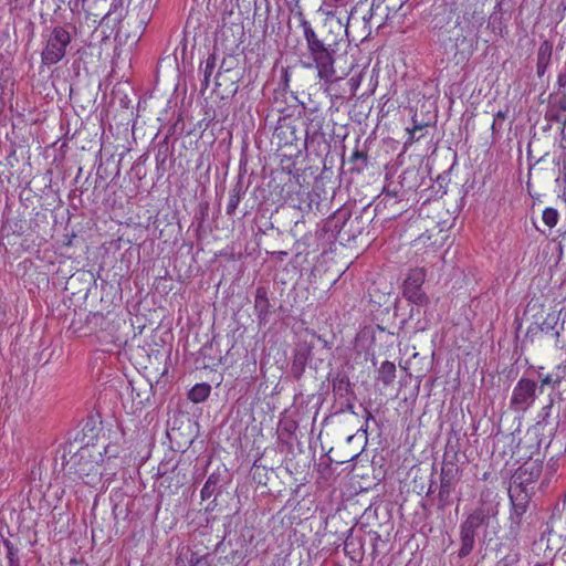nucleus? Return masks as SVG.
<instances>
[{
	"instance_id": "nucleus-1",
	"label": "nucleus",
	"mask_w": 566,
	"mask_h": 566,
	"mask_svg": "<svg viewBox=\"0 0 566 566\" xmlns=\"http://www.w3.org/2000/svg\"><path fill=\"white\" fill-rule=\"evenodd\" d=\"M303 35L306 41L308 62L304 63L307 69L314 67L317 71L319 80L327 84L334 83L342 78L337 75L335 69V56L343 43L346 30L340 20H329L325 23V28L316 32L311 23L305 19H301Z\"/></svg>"
},
{
	"instance_id": "nucleus-2",
	"label": "nucleus",
	"mask_w": 566,
	"mask_h": 566,
	"mask_svg": "<svg viewBox=\"0 0 566 566\" xmlns=\"http://www.w3.org/2000/svg\"><path fill=\"white\" fill-rule=\"evenodd\" d=\"M370 205L357 208L344 205L337 209L323 224V232H331L328 240L350 242L368 228L375 217Z\"/></svg>"
},
{
	"instance_id": "nucleus-3",
	"label": "nucleus",
	"mask_w": 566,
	"mask_h": 566,
	"mask_svg": "<svg viewBox=\"0 0 566 566\" xmlns=\"http://www.w3.org/2000/svg\"><path fill=\"white\" fill-rule=\"evenodd\" d=\"M313 337L321 344L313 340H298L293 349V358L290 367V374L295 380H300L306 369V366L317 370L329 354L331 346L326 339L313 332Z\"/></svg>"
},
{
	"instance_id": "nucleus-4",
	"label": "nucleus",
	"mask_w": 566,
	"mask_h": 566,
	"mask_svg": "<svg viewBox=\"0 0 566 566\" xmlns=\"http://www.w3.org/2000/svg\"><path fill=\"white\" fill-rule=\"evenodd\" d=\"M497 514L492 506L481 505L473 510L460 525L461 546L458 552L460 558L470 555L475 545V535L481 527H488L491 518Z\"/></svg>"
},
{
	"instance_id": "nucleus-5",
	"label": "nucleus",
	"mask_w": 566,
	"mask_h": 566,
	"mask_svg": "<svg viewBox=\"0 0 566 566\" xmlns=\"http://www.w3.org/2000/svg\"><path fill=\"white\" fill-rule=\"evenodd\" d=\"M63 469L87 485H94L99 479V465L93 453V447L84 446L70 458L63 455Z\"/></svg>"
},
{
	"instance_id": "nucleus-6",
	"label": "nucleus",
	"mask_w": 566,
	"mask_h": 566,
	"mask_svg": "<svg viewBox=\"0 0 566 566\" xmlns=\"http://www.w3.org/2000/svg\"><path fill=\"white\" fill-rule=\"evenodd\" d=\"M71 34L61 25L52 29L46 39V44L41 53L43 65L51 66L59 63L66 54V48L71 43Z\"/></svg>"
},
{
	"instance_id": "nucleus-7",
	"label": "nucleus",
	"mask_w": 566,
	"mask_h": 566,
	"mask_svg": "<svg viewBox=\"0 0 566 566\" xmlns=\"http://www.w3.org/2000/svg\"><path fill=\"white\" fill-rule=\"evenodd\" d=\"M543 471V462L539 460H527L524 462L512 475L509 488V493L515 494L516 492L528 493L533 492L531 486L541 475Z\"/></svg>"
},
{
	"instance_id": "nucleus-8",
	"label": "nucleus",
	"mask_w": 566,
	"mask_h": 566,
	"mask_svg": "<svg viewBox=\"0 0 566 566\" xmlns=\"http://www.w3.org/2000/svg\"><path fill=\"white\" fill-rule=\"evenodd\" d=\"M426 274L421 269H413L409 272L403 282L402 294L403 296L416 306H426L429 303V297L421 290L424 283Z\"/></svg>"
},
{
	"instance_id": "nucleus-9",
	"label": "nucleus",
	"mask_w": 566,
	"mask_h": 566,
	"mask_svg": "<svg viewBox=\"0 0 566 566\" xmlns=\"http://www.w3.org/2000/svg\"><path fill=\"white\" fill-rule=\"evenodd\" d=\"M536 381L528 378H521L515 385L510 407L514 411H525L527 410L536 399Z\"/></svg>"
},
{
	"instance_id": "nucleus-10",
	"label": "nucleus",
	"mask_w": 566,
	"mask_h": 566,
	"mask_svg": "<svg viewBox=\"0 0 566 566\" xmlns=\"http://www.w3.org/2000/svg\"><path fill=\"white\" fill-rule=\"evenodd\" d=\"M461 474L449 470L440 473L438 492V510L443 512L452 503V493L460 481Z\"/></svg>"
},
{
	"instance_id": "nucleus-11",
	"label": "nucleus",
	"mask_w": 566,
	"mask_h": 566,
	"mask_svg": "<svg viewBox=\"0 0 566 566\" xmlns=\"http://www.w3.org/2000/svg\"><path fill=\"white\" fill-rule=\"evenodd\" d=\"M509 496L512 503V510L510 514V533L516 536L520 530L522 516L526 512L531 494L516 492L515 494L509 493Z\"/></svg>"
},
{
	"instance_id": "nucleus-12",
	"label": "nucleus",
	"mask_w": 566,
	"mask_h": 566,
	"mask_svg": "<svg viewBox=\"0 0 566 566\" xmlns=\"http://www.w3.org/2000/svg\"><path fill=\"white\" fill-rule=\"evenodd\" d=\"M328 232H323V228L317 230L314 234L308 232L301 235L296 239L294 243L295 250V261H297L302 255H308L310 253L318 252L319 250V241L324 239V237Z\"/></svg>"
},
{
	"instance_id": "nucleus-13",
	"label": "nucleus",
	"mask_w": 566,
	"mask_h": 566,
	"mask_svg": "<svg viewBox=\"0 0 566 566\" xmlns=\"http://www.w3.org/2000/svg\"><path fill=\"white\" fill-rule=\"evenodd\" d=\"M488 29L496 36L504 38L507 34V25L503 18V2L499 1L489 17Z\"/></svg>"
},
{
	"instance_id": "nucleus-14",
	"label": "nucleus",
	"mask_w": 566,
	"mask_h": 566,
	"mask_svg": "<svg viewBox=\"0 0 566 566\" xmlns=\"http://www.w3.org/2000/svg\"><path fill=\"white\" fill-rule=\"evenodd\" d=\"M332 388L335 396L339 399L352 397L356 399L355 391L353 389V384L349 380V377L345 373H337L332 378Z\"/></svg>"
},
{
	"instance_id": "nucleus-15",
	"label": "nucleus",
	"mask_w": 566,
	"mask_h": 566,
	"mask_svg": "<svg viewBox=\"0 0 566 566\" xmlns=\"http://www.w3.org/2000/svg\"><path fill=\"white\" fill-rule=\"evenodd\" d=\"M403 195L405 193L401 190L400 184L392 181L387 182L382 188L381 198L377 207H379L381 203L385 207H394L402 200Z\"/></svg>"
},
{
	"instance_id": "nucleus-16",
	"label": "nucleus",
	"mask_w": 566,
	"mask_h": 566,
	"mask_svg": "<svg viewBox=\"0 0 566 566\" xmlns=\"http://www.w3.org/2000/svg\"><path fill=\"white\" fill-rule=\"evenodd\" d=\"M254 308L258 314L259 323L265 324L268 322V316L271 313V304L268 298V291L264 286L256 287Z\"/></svg>"
},
{
	"instance_id": "nucleus-17",
	"label": "nucleus",
	"mask_w": 566,
	"mask_h": 566,
	"mask_svg": "<svg viewBox=\"0 0 566 566\" xmlns=\"http://www.w3.org/2000/svg\"><path fill=\"white\" fill-rule=\"evenodd\" d=\"M368 164L369 158L366 145L361 149L357 146L347 160L350 174L357 175L361 174L368 167Z\"/></svg>"
},
{
	"instance_id": "nucleus-18",
	"label": "nucleus",
	"mask_w": 566,
	"mask_h": 566,
	"mask_svg": "<svg viewBox=\"0 0 566 566\" xmlns=\"http://www.w3.org/2000/svg\"><path fill=\"white\" fill-rule=\"evenodd\" d=\"M245 192L247 187L243 184V175L239 174L238 180L229 193V202L226 211L228 216H234L238 205Z\"/></svg>"
},
{
	"instance_id": "nucleus-19",
	"label": "nucleus",
	"mask_w": 566,
	"mask_h": 566,
	"mask_svg": "<svg viewBox=\"0 0 566 566\" xmlns=\"http://www.w3.org/2000/svg\"><path fill=\"white\" fill-rule=\"evenodd\" d=\"M129 385L132 386L133 401L139 407L145 406L149 401L153 391L151 385L146 380L136 382V386L130 381Z\"/></svg>"
},
{
	"instance_id": "nucleus-20",
	"label": "nucleus",
	"mask_w": 566,
	"mask_h": 566,
	"mask_svg": "<svg viewBox=\"0 0 566 566\" xmlns=\"http://www.w3.org/2000/svg\"><path fill=\"white\" fill-rule=\"evenodd\" d=\"M553 53V43L548 40H545L541 43L537 51V63H536V72L541 77L545 74L547 66L551 63Z\"/></svg>"
},
{
	"instance_id": "nucleus-21",
	"label": "nucleus",
	"mask_w": 566,
	"mask_h": 566,
	"mask_svg": "<svg viewBox=\"0 0 566 566\" xmlns=\"http://www.w3.org/2000/svg\"><path fill=\"white\" fill-rule=\"evenodd\" d=\"M558 322V316L555 313H548L547 316L544 318V321L541 324H534L528 327L527 329V336L530 334H535L537 332H542L545 334L553 333L554 336H559V331L556 329Z\"/></svg>"
},
{
	"instance_id": "nucleus-22",
	"label": "nucleus",
	"mask_w": 566,
	"mask_h": 566,
	"mask_svg": "<svg viewBox=\"0 0 566 566\" xmlns=\"http://www.w3.org/2000/svg\"><path fill=\"white\" fill-rule=\"evenodd\" d=\"M222 476L223 475L220 471L212 472L208 476V479L200 492L201 500L205 501V500L210 499L213 494H219L218 489H219L220 483L223 480Z\"/></svg>"
},
{
	"instance_id": "nucleus-23",
	"label": "nucleus",
	"mask_w": 566,
	"mask_h": 566,
	"mask_svg": "<svg viewBox=\"0 0 566 566\" xmlns=\"http://www.w3.org/2000/svg\"><path fill=\"white\" fill-rule=\"evenodd\" d=\"M457 463H458V449L455 446H452L449 441L446 447V452L443 454L441 472L452 470V471H455V473L461 474L460 469Z\"/></svg>"
},
{
	"instance_id": "nucleus-24",
	"label": "nucleus",
	"mask_w": 566,
	"mask_h": 566,
	"mask_svg": "<svg viewBox=\"0 0 566 566\" xmlns=\"http://www.w3.org/2000/svg\"><path fill=\"white\" fill-rule=\"evenodd\" d=\"M321 196L315 191L305 192L300 201V210L303 212L321 211Z\"/></svg>"
},
{
	"instance_id": "nucleus-25",
	"label": "nucleus",
	"mask_w": 566,
	"mask_h": 566,
	"mask_svg": "<svg viewBox=\"0 0 566 566\" xmlns=\"http://www.w3.org/2000/svg\"><path fill=\"white\" fill-rule=\"evenodd\" d=\"M396 378V366L394 363L386 360L384 361L377 375V380L381 381L384 386H389Z\"/></svg>"
},
{
	"instance_id": "nucleus-26",
	"label": "nucleus",
	"mask_w": 566,
	"mask_h": 566,
	"mask_svg": "<svg viewBox=\"0 0 566 566\" xmlns=\"http://www.w3.org/2000/svg\"><path fill=\"white\" fill-rule=\"evenodd\" d=\"M211 392V386L207 382H202V384H197L195 385L189 394H188V398L195 402V403H199V402H202L205 401Z\"/></svg>"
},
{
	"instance_id": "nucleus-27",
	"label": "nucleus",
	"mask_w": 566,
	"mask_h": 566,
	"mask_svg": "<svg viewBox=\"0 0 566 566\" xmlns=\"http://www.w3.org/2000/svg\"><path fill=\"white\" fill-rule=\"evenodd\" d=\"M168 156H169V146L167 143V138H165L163 142L158 143L157 153L155 156L158 169H160V168L164 169V166L168 159Z\"/></svg>"
},
{
	"instance_id": "nucleus-28",
	"label": "nucleus",
	"mask_w": 566,
	"mask_h": 566,
	"mask_svg": "<svg viewBox=\"0 0 566 566\" xmlns=\"http://www.w3.org/2000/svg\"><path fill=\"white\" fill-rule=\"evenodd\" d=\"M507 112L505 111H499L494 115V119L491 126L493 138L496 139L500 136L502 124L506 119Z\"/></svg>"
},
{
	"instance_id": "nucleus-29",
	"label": "nucleus",
	"mask_w": 566,
	"mask_h": 566,
	"mask_svg": "<svg viewBox=\"0 0 566 566\" xmlns=\"http://www.w3.org/2000/svg\"><path fill=\"white\" fill-rule=\"evenodd\" d=\"M186 557L188 559V566H209L207 556H200L198 553L188 551Z\"/></svg>"
},
{
	"instance_id": "nucleus-30",
	"label": "nucleus",
	"mask_w": 566,
	"mask_h": 566,
	"mask_svg": "<svg viewBox=\"0 0 566 566\" xmlns=\"http://www.w3.org/2000/svg\"><path fill=\"white\" fill-rule=\"evenodd\" d=\"M544 223L549 227V228H553L556 226L557 223V220H558V212L556 209L554 208H546L544 211H543V217H542Z\"/></svg>"
},
{
	"instance_id": "nucleus-31",
	"label": "nucleus",
	"mask_w": 566,
	"mask_h": 566,
	"mask_svg": "<svg viewBox=\"0 0 566 566\" xmlns=\"http://www.w3.org/2000/svg\"><path fill=\"white\" fill-rule=\"evenodd\" d=\"M538 378L541 379V382H542L541 388L545 385L556 387L562 381V376L553 375V374L543 375L542 371H538Z\"/></svg>"
},
{
	"instance_id": "nucleus-32",
	"label": "nucleus",
	"mask_w": 566,
	"mask_h": 566,
	"mask_svg": "<svg viewBox=\"0 0 566 566\" xmlns=\"http://www.w3.org/2000/svg\"><path fill=\"white\" fill-rule=\"evenodd\" d=\"M295 127L294 126H280L275 129V133H276V136L277 137H281V135L284 136V144L287 145V144H293L294 140H297V138H292L290 139L287 134L289 135H294L295 134Z\"/></svg>"
},
{
	"instance_id": "nucleus-33",
	"label": "nucleus",
	"mask_w": 566,
	"mask_h": 566,
	"mask_svg": "<svg viewBox=\"0 0 566 566\" xmlns=\"http://www.w3.org/2000/svg\"><path fill=\"white\" fill-rule=\"evenodd\" d=\"M177 468V462H172V459L167 461H161L157 469V476L164 478L166 476L170 471H175Z\"/></svg>"
},
{
	"instance_id": "nucleus-34",
	"label": "nucleus",
	"mask_w": 566,
	"mask_h": 566,
	"mask_svg": "<svg viewBox=\"0 0 566 566\" xmlns=\"http://www.w3.org/2000/svg\"><path fill=\"white\" fill-rule=\"evenodd\" d=\"M520 560V553L518 552H510L507 555L502 557L495 566H513Z\"/></svg>"
},
{
	"instance_id": "nucleus-35",
	"label": "nucleus",
	"mask_w": 566,
	"mask_h": 566,
	"mask_svg": "<svg viewBox=\"0 0 566 566\" xmlns=\"http://www.w3.org/2000/svg\"><path fill=\"white\" fill-rule=\"evenodd\" d=\"M290 233L294 238H297V237L303 235L304 233H307L306 229H305V219L302 218L300 220H296L294 222V226L291 228Z\"/></svg>"
},
{
	"instance_id": "nucleus-36",
	"label": "nucleus",
	"mask_w": 566,
	"mask_h": 566,
	"mask_svg": "<svg viewBox=\"0 0 566 566\" xmlns=\"http://www.w3.org/2000/svg\"><path fill=\"white\" fill-rule=\"evenodd\" d=\"M104 315L102 313H90L86 317V323L94 327L103 328Z\"/></svg>"
},
{
	"instance_id": "nucleus-37",
	"label": "nucleus",
	"mask_w": 566,
	"mask_h": 566,
	"mask_svg": "<svg viewBox=\"0 0 566 566\" xmlns=\"http://www.w3.org/2000/svg\"><path fill=\"white\" fill-rule=\"evenodd\" d=\"M8 559V566H20L19 548H13L6 553Z\"/></svg>"
},
{
	"instance_id": "nucleus-38",
	"label": "nucleus",
	"mask_w": 566,
	"mask_h": 566,
	"mask_svg": "<svg viewBox=\"0 0 566 566\" xmlns=\"http://www.w3.org/2000/svg\"><path fill=\"white\" fill-rule=\"evenodd\" d=\"M216 66V56L213 54H210L208 59L206 60V65L203 69V75H210L212 74Z\"/></svg>"
},
{
	"instance_id": "nucleus-39",
	"label": "nucleus",
	"mask_w": 566,
	"mask_h": 566,
	"mask_svg": "<svg viewBox=\"0 0 566 566\" xmlns=\"http://www.w3.org/2000/svg\"><path fill=\"white\" fill-rule=\"evenodd\" d=\"M232 62H233V57L232 56L224 57L222 60L221 65H220V70L218 72V74H217V78L219 77L221 71L229 72L232 69Z\"/></svg>"
},
{
	"instance_id": "nucleus-40",
	"label": "nucleus",
	"mask_w": 566,
	"mask_h": 566,
	"mask_svg": "<svg viewBox=\"0 0 566 566\" xmlns=\"http://www.w3.org/2000/svg\"><path fill=\"white\" fill-rule=\"evenodd\" d=\"M345 399H346V402H345L344 407H342L340 411H349L353 415H357L355 411V406L353 403L354 399L352 397H347Z\"/></svg>"
},
{
	"instance_id": "nucleus-41",
	"label": "nucleus",
	"mask_w": 566,
	"mask_h": 566,
	"mask_svg": "<svg viewBox=\"0 0 566 566\" xmlns=\"http://www.w3.org/2000/svg\"><path fill=\"white\" fill-rule=\"evenodd\" d=\"M557 84L560 91H564L566 87V71L560 72L557 76Z\"/></svg>"
},
{
	"instance_id": "nucleus-42",
	"label": "nucleus",
	"mask_w": 566,
	"mask_h": 566,
	"mask_svg": "<svg viewBox=\"0 0 566 566\" xmlns=\"http://www.w3.org/2000/svg\"><path fill=\"white\" fill-rule=\"evenodd\" d=\"M559 94H562V96L558 99V107L560 111L566 112V90L560 91Z\"/></svg>"
},
{
	"instance_id": "nucleus-43",
	"label": "nucleus",
	"mask_w": 566,
	"mask_h": 566,
	"mask_svg": "<svg viewBox=\"0 0 566 566\" xmlns=\"http://www.w3.org/2000/svg\"><path fill=\"white\" fill-rule=\"evenodd\" d=\"M62 3H66L72 11L78 8L80 0H60Z\"/></svg>"
},
{
	"instance_id": "nucleus-44",
	"label": "nucleus",
	"mask_w": 566,
	"mask_h": 566,
	"mask_svg": "<svg viewBox=\"0 0 566 566\" xmlns=\"http://www.w3.org/2000/svg\"><path fill=\"white\" fill-rule=\"evenodd\" d=\"M551 408H552V402H551L549 405L545 406V407L542 409V411H541L539 416L542 417V419H543V420H545V419L549 416V410H551Z\"/></svg>"
},
{
	"instance_id": "nucleus-45",
	"label": "nucleus",
	"mask_w": 566,
	"mask_h": 566,
	"mask_svg": "<svg viewBox=\"0 0 566 566\" xmlns=\"http://www.w3.org/2000/svg\"><path fill=\"white\" fill-rule=\"evenodd\" d=\"M296 428L295 423H290L289 426L285 424L281 428L282 432H286L287 434H291L293 430Z\"/></svg>"
},
{
	"instance_id": "nucleus-46",
	"label": "nucleus",
	"mask_w": 566,
	"mask_h": 566,
	"mask_svg": "<svg viewBox=\"0 0 566 566\" xmlns=\"http://www.w3.org/2000/svg\"><path fill=\"white\" fill-rule=\"evenodd\" d=\"M365 419H366V424L368 423L369 420L374 419L371 412L368 409H365ZM361 430L364 432H367V426L365 428L361 427Z\"/></svg>"
},
{
	"instance_id": "nucleus-47",
	"label": "nucleus",
	"mask_w": 566,
	"mask_h": 566,
	"mask_svg": "<svg viewBox=\"0 0 566 566\" xmlns=\"http://www.w3.org/2000/svg\"><path fill=\"white\" fill-rule=\"evenodd\" d=\"M3 544H4V547H6L7 552L12 551L13 548H17V546L12 542H10L9 539H6L3 542Z\"/></svg>"
},
{
	"instance_id": "nucleus-48",
	"label": "nucleus",
	"mask_w": 566,
	"mask_h": 566,
	"mask_svg": "<svg viewBox=\"0 0 566 566\" xmlns=\"http://www.w3.org/2000/svg\"><path fill=\"white\" fill-rule=\"evenodd\" d=\"M209 80H210V75H203V80H202V83H201L202 91L208 88Z\"/></svg>"
},
{
	"instance_id": "nucleus-49",
	"label": "nucleus",
	"mask_w": 566,
	"mask_h": 566,
	"mask_svg": "<svg viewBox=\"0 0 566 566\" xmlns=\"http://www.w3.org/2000/svg\"><path fill=\"white\" fill-rule=\"evenodd\" d=\"M422 127H423L422 125L415 124V126H413L412 130L410 132V135H411V138H412V139L415 138V133H416L417 130L422 129ZM416 139H419V137H416Z\"/></svg>"
},
{
	"instance_id": "nucleus-50",
	"label": "nucleus",
	"mask_w": 566,
	"mask_h": 566,
	"mask_svg": "<svg viewBox=\"0 0 566 566\" xmlns=\"http://www.w3.org/2000/svg\"><path fill=\"white\" fill-rule=\"evenodd\" d=\"M420 306H417V308L412 307L410 310L409 319L413 318L415 315H420Z\"/></svg>"
},
{
	"instance_id": "nucleus-51",
	"label": "nucleus",
	"mask_w": 566,
	"mask_h": 566,
	"mask_svg": "<svg viewBox=\"0 0 566 566\" xmlns=\"http://www.w3.org/2000/svg\"><path fill=\"white\" fill-rule=\"evenodd\" d=\"M275 254L277 255L279 260H284V258L287 256V252L286 251H279Z\"/></svg>"
},
{
	"instance_id": "nucleus-52",
	"label": "nucleus",
	"mask_w": 566,
	"mask_h": 566,
	"mask_svg": "<svg viewBox=\"0 0 566 566\" xmlns=\"http://www.w3.org/2000/svg\"><path fill=\"white\" fill-rule=\"evenodd\" d=\"M553 119H555V120H556V122H558V123H563V124H565V123H566V120H565V119H563L558 114L553 115Z\"/></svg>"
},
{
	"instance_id": "nucleus-53",
	"label": "nucleus",
	"mask_w": 566,
	"mask_h": 566,
	"mask_svg": "<svg viewBox=\"0 0 566 566\" xmlns=\"http://www.w3.org/2000/svg\"><path fill=\"white\" fill-rule=\"evenodd\" d=\"M434 484H436V482L433 480H431L430 485H429V490H428V494L433 492V485Z\"/></svg>"
},
{
	"instance_id": "nucleus-54",
	"label": "nucleus",
	"mask_w": 566,
	"mask_h": 566,
	"mask_svg": "<svg viewBox=\"0 0 566 566\" xmlns=\"http://www.w3.org/2000/svg\"><path fill=\"white\" fill-rule=\"evenodd\" d=\"M334 1L339 3L340 7H345L348 0H334Z\"/></svg>"
},
{
	"instance_id": "nucleus-55",
	"label": "nucleus",
	"mask_w": 566,
	"mask_h": 566,
	"mask_svg": "<svg viewBox=\"0 0 566 566\" xmlns=\"http://www.w3.org/2000/svg\"><path fill=\"white\" fill-rule=\"evenodd\" d=\"M352 544H353V542L349 538H346L345 548L349 547Z\"/></svg>"
},
{
	"instance_id": "nucleus-56",
	"label": "nucleus",
	"mask_w": 566,
	"mask_h": 566,
	"mask_svg": "<svg viewBox=\"0 0 566 566\" xmlns=\"http://www.w3.org/2000/svg\"><path fill=\"white\" fill-rule=\"evenodd\" d=\"M81 172H82V168H78V174H77L76 179H75L76 181H77Z\"/></svg>"
},
{
	"instance_id": "nucleus-57",
	"label": "nucleus",
	"mask_w": 566,
	"mask_h": 566,
	"mask_svg": "<svg viewBox=\"0 0 566 566\" xmlns=\"http://www.w3.org/2000/svg\"><path fill=\"white\" fill-rule=\"evenodd\" d=\"M535 566H546V564H541V563H538V564H536Z\"/></svg>"
},
{
	"instance_id": "nucleus-58",
	"label": "nucleus",
	"mask_w": 566,
	"mask_h": 566,
	"mask_svg": "<svg viewBox=\"0 0 566 566\" xmlns=\"http://www.w3.org/2000/svg\"><path fill=\"white\" fill-rule=\"evenodd\" d=\"M177 565H179V566H185V565H180V562H177Z\"/></svg>"
},
{
	"instance_id": "nucleus-59",
	"label": "nucleus",
	"mask_w": 566,
	"mask_h": 566,
	"mask_svg": "<svg viewBox=\"0 0 566 566\" xmlns=\"http://www.w3.org/2000/svg\"><path fill=\"white\" fill-rule=\"evenodd\" d=\"M85 0H82V2H84Z\"/></svg>"
}]
</instances>
